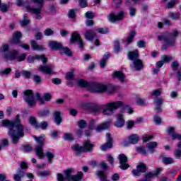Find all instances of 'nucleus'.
I'll return each mask as SVG.
<instances>
[{
  "mask_svg": "<svg viewBox=\"0 0 181 181\" xmlns=\"http://www.w3.org/2000/svg\"><path fill=\"white\" fill-rule=\"evenodd\" d=\"M85 16L87 19H93L94 18V13L91 11H88L85 13Z\"/></svg>",
  "mask_w": 181,
  "mask_h": 181,
  "instance_id": "62",
  "label": "nucleus"
},
{
  "mask_svg": "<svg viewBox=\"0 0 181 181\" xmlns=\"http://www.w3.org/2000/svg\"><path fill=\"white\" fill-rule=\"evenodd\" d=\"M37 175L40 177H45L46 176H49V175H50V173L49 171H38L37 172Z\"/></svg>",
  "mask_w": 181,
  "mask_h": 181,
  "instance_id": "45",
  "label": "nucleus"
},
{
  "mask_svg": "<svg viewBox=\"0 0 181 181\" xmlns=\"http://www.w3.org/2000/svg\"><path fill=\"white\" fill-rule=\"evenodd\" d=\"M0 50L1 52H2V53H4V54L6 53H8V50H9V45L8 44L3 45L0 48Z\"/></svg>",
  "mask_w": 181,
  "mask_h": 181,
  "instance_id": "46",
  "label": "nucleus"
},
{
  "mask_svg": "<svg viewBox=\"0 0 181 181\" xmlns=\"http://www.w3.org/2000/svg\"><path fill=\"white\" fill-rule=\"evenodd\" d=\"M136 151L139 152V153H141L143 156H146L148 155V151H146L144 148L142 146H138L136 147Z\"/></svg>",
  "mask_w": 181,
  "mask_h": 181,
  "instance_id": "36",
  "label": "nucleus"
},
{
  "mask_svg": "<svg viewBox=\"0 0 181 181\" xmlns=\"http://www.w3.org/2000/svg\"><path fill=\"white\" fill-rule=\"evenodd\" d=\"M128 162V159H120L119 160V166L120 169H122V170H125L129 168V164L127 163Z\"/></svg>",
  "mask_w": 181,
  "mask_h": 181,
  "instance_id": "31",
  "label": "nucleus"
},
{
  "mask_svg": "<svg viewBox=\"0 0 181 181\" xmlns=\"http://www.w3.org/2000/svg\"><path fill=\"white\" fill-rule=\"evenodd\" d=\"M30 23V20L28 19V14H24L23 19L22 21H20V25L23 28H25V26H28Z\"/></svg>",
  "mask_w": 181,
  "mask_h": 181,
  "instance_id": "34",
  "label": "nucleus"
},
{
  "mask_svg": "<svg viewBox=\"0 0 181 181\" xmlns=\"http://www.w3.org/2000/svg\"><path fill=\"white\" fill-rule=\"evenodd\" d=\"M23 100L28 104L29 107H33L36 104V100H35V95H33V90H25L23 92Z\"/></svg>",
  "mask_w": 181,
  "mask_h": 181,
  "instance_id": "8",
  "label": "nucleus"
},
{
  "mask_svg": "<svg viewBox=\"0 0 181 181\" xmlns=\"http://www.w3.org/2000/svg\"><path fill=\"white\" fill-rule=\"evenodd\" d=\"M57 179L58 181H66V178H64V176H63L60 173H58L57 175Z\"/></svg>",
  "mask_w": 181,
  "mask_h": 181,
  "instance_id": "64",
  "label": "nucleus"
},
{
  "mask_svg": "<svg viewBox=\"0 0 181 181\" xmlns=\"http://www.w3.org/2000/svg\"><path fill=\"white\" fill-rule=\"evenodd\" d=\"M48 125L49 124H47V122H42L40 124H38V128H41V129H46Z\"/></svg>",
  "mask_w": 181,
  "mask_h": 181,
  "instance_id": "56",
  "label": "nucleus"
},
{
  "mask_svg": "<svg viewBox=\"0 0 181 181\" xmlns=\"http://www.w3.org/2000/svg\"><path fill=\"white\" fill-rule=\"evenodd\" d=\"M135 124H136V122H135L132 120H129L127 122V128L128 129H131L134 128V125H135Z\"/></svg>",
  "mask_w": 181,
  "mask_h": 181,
  "instance_id": "50",
  "label": "nucleus"
},
{
  "mask_svg": "<svg viewBox=\"0 0 181 181\" xmlns=\"http://www.w3.org/2000/svg\"><path fill=\"white\" fill-rule=\"evenodd\" d=\"M74 171V170H73L72 168H69L64 171L66 180L67 181H81V180L83 179V173L80 171V172H78L77 175H72Z\"/></svg>",
  "mask_w": 181,
  "mask_h": 181,
  "instance_id": "7",
  "label": "nucleus"
},
{
  "mask_svg": "<svg viewBox=\"0 0 181 181\" xmlns=\"http://www.w3.org/2000/svg\"><path fill=\"white\" fill-rule=\"evenodd\" d=\"M63 138L65 141H73V139H74L73 134L70 133H65L63 136Z\"/></svg>",
  "mask_w": 181,
  "mask_h": 181,
  "instance_id": "43",
  "label": "nucleus"
},
{
  "mask_svg": "<svg viewBox=\"0 0 181 181\" xmlns=\"http://www.w3.org/2000/svg\"><path fill=\"white\" fill-rule=\"evenodd\" d=\"M38 114L40 117H47V115L50 114V112L49 111V110H44L39 112Z\"/></svg>",
  "mask_w": 181,
  "mask_h": 181,
  "instance_id": "47",
  "label": "nucleus"
},
{
  "mask_svg": "<svg viewBox=\"0 0 181 181\" xmlns=\"http://www.w3.org/2000/svg\"><path fill=\"white\" fill-rule=\"evenodd\" d=\"M162 163H164V165H172V163H175V160L173 159H163Z\"/></svg>",
  "mask_w": 181,
  "mask_h": 181,
  "instance_id": "55",
  "label": "nucleus"
},
{
  "mask_svg": "<svg viewBox=\"0 0 181 181\" xmlns=\"http://www.w3.org/2000/svg\"><path fill=\"white\" fill-rule=\"evenodd\" d=\"M71 43H74L75 42H78L79 45L80 49H84V42L81 40V36H80V34L77 31H74L72 33V35L70 38Z\"/></svg>",
  "mask_w": 181,
  "mask_h": 181,
  "instance_id": "11",
  "label": "nucleus"
},
{
  "mask_svg": "<svg viewBox=\"0 0 181 181\" xmlns=\"http://www.w3.org/2000/svg\"><path fill=\"white\" fill-rule=\"evenodd\" d=\"M129 15H130V16H135V15H136V8L130 7L129 8Z\"/></svg>",
  "mask_w": 181,
  "mask_h": 181,
  "instance_id": "52",
  "label": "nucleus"
},
{
  "mask_svg": "<svg viewBox=\"0 0 181 181\" xmlns=\"http://www.w3.org/2000/svg\"><path fill=\"white\" fill-rule=\"evenodd\" d=\"M110 125H111L110 122H103L96 127L95 131L96 132H101V131H105V129H108L110 128Z\"/></svg>",
  "mask_w": 181,
  "mask_h": 181,
  "instance_id": "27",
  "label": "nucleus"
},
{
  "mask_svg": "<svg viewBox=\"0 0 181 181\" xmlns=\"http://www.w3.org/2000/svg\"><path fill=\"white\" fill-rule=\"evenodd\" d=\"M19 54V52H18L17 50H12V51H10L8 53H6L4 54V59L6 60H16V57H18Z\"/></svg>",
  "mask_w": 181,
  "mask_h": 181,
  "instance_id": "16",
  "label": "nucleus"
},
{
  "mask_svg": "<svg viewBox=\"0 0 181 181\" xmlns=\"http://www.w3.org/2000/svg\"><path fill=\"white\" fill-rule=\"evenodd\" d=\"M90 87L92 93H104L107 91V86L97 82L90 83Z\"/></svg>",
  "mask_w": 181,
  "mask_h": 181,
  "instance_id": "10",
  "label": "nucleus"
},
{
  "mask_svg": "<svg viewBox=\"0 0 181 181\" xmlns=\"http://www.w3.org/2000/svg\"><path fill=\"white\" fill-rule=\"evenodd\" d=\"M74 70H73L71 72H68L66 75V80H73V77H74Z\"/></svg>",
  "mask_w": 181,
  "mask_h": 181,
  "instance_id": "63",
  "label": "nucleus"
},
{
  "mask_svg": "<svg viewBox=\"0 0 181 181\" xmlns=\"http://www.w3.org/2000/svg\"><path fill=\"white\" fill-rule=\"evenodd\" d=\"M49 47H50L51 50H60V49L63 47V45H62L60 42H57V41H49Z\"/></svg>",
  "mask_w": 181,
  "mask_h": 181,
  "instance_id": "23",
  "label": "nucleus"
},
{
  "mask_svg": "<svg viewBox=\"0 0 181 181\" xmlns=\"http://www.w3.org/2000/svg\"><path fill=\"white\" fill-rule=\"evenodd\" d=\"M95 146L94 144H91L90 140H86L83 143V146H81L78 144H74L71 146V149L76 155H79V153H83V152H91Z\"/></svg>",
  "mask_w": 181,
  "mask_h": 181,
  "instance_id": "5",
  "label": "nucleus"
},
{
  "mask_svg": "<svg viewBox=\"0 0 181 181\" xmlns=\"http://www.w3.org/2000/svg\"><path fill=\"white\" fill-rule=\"evenodd\" d=\"M33 148L32 146L30 145H25L24 146H23L22 148V151L23 152H30V151H32Z\"/></svg>",
  "mask_w": 181,
  "mask_h": 181,
  "instance_id": "54",
  "label": "nucleus"
},
{
  "mask_svg": "<svg viewBox=\"0 0 181 181\" xmlns=\"http://www.w3.org/2000/svg\"><path fill=\"white\" fill-rule=\"evenodd\" d=\"M26 56H28V54H26V53H23L22 54L21 56H17L16 60L17 62H23V60H25V59H26Z\"/></svg>",
  "mask_w": 181,
  "mask_h": 181,
  "instance_id": "49",
  "label": "nucleus"
},
{
  "mask_svg": "<svg viewBox=\"0 0 181 181\" xmlns=\"http://www.w3.org/2000/svg\"><path fill=\"white\" fill-rule=\"evenodd\" d=\"M153 101L156 105L155 110L157 112H160V111H162V104H163V99L158 98L156 99H154Z\"/></svg>",
  "mask_w": 181,
  "mask_h": 181,
  "instance_id": "24",
  "label": "nucleus"
},
{
  "mask_svg": "<svg viewBox=\"0 0 181 181\" xmlns=\"http://www.w3.org/2000/svg\"><path fill=\"white\" fill-rule=\"evenodd\" d=\"M173 57L172 56L168 55H163L161 57V60L163 63H169V62H172Z\"/></svg>",
  "mask_w": 181,
  "mask_h": 181,
  "instance_id": "38",
  "label": "nucleus"
},
{
  "mask_svg": "<svg viewBox=\"0 0 181 181\" xmlns=\"http://www.w3.org/2000/svg\"><path fill=\"white\" fill-rule=\"evenodd\" d=\"M121 52V47L119 46V42H115L114 45V53L118 54Z\"/></svg>",
  "mask_w": 181,
  "mask_h": 181,
  "instance_id": "40",
  "label": "nucleus"
},
{
  "mask_svg": "<svg viewBox=\"0 0 181 181\" xmlns=\"http://www.w3.org/2000/svg\"><path fill=\"white\" fill-rule=\"evenodd\" d=\"M177 147L179 148H177L174 151V156H175V158H181V141L178 143Z\"/></svg>",
  "mask_w": 181,
  "mask_h": 181,
  "instance_id": "37",
  "label": "nucleus"
},
{
  "mask_svg": "<svg viewBox=\"0 0 181 181\" xmlns=\"http://www.w3.org/2000/svg\"><path fill=\"white\" fill-rule=\"evenodd\" d=\"M42 98H44V103L45 101H50V100H52V94L44 93L42 95Z\"/></svg>",
  "mask_w": 181,
  "mask_h": 181,
  "instance_id": "51",
  "label": "nucleus"
},
{
  "mask_svg": "<svg viewBox=\"0 0 181 181\" xmlns=\"http://www.w3.org/2000/svg\"><path fill=\"white\" fill-rule=\"evenodd\" d=\"M22 37V33L16 31L13 35V38L11 40V43L18 45L21 42V38Z\"/></svg>",
  "mask_w": 181,
  "mask_h": 181,
  "instance_id": "29",
  "label": "nucleus"
},
{
  "mask_svg": "<svg viewBox=\"0 0 181 181\" xmlns=\"http://www.w3.org/2000/svg\"><path fill=\"white\" fill-rule=\"evenodd\" d=\"M136 168L141 173H144L146 170V165L143 163H139Z\"/></svg>",
  "mask_w": 181,
  "mask_h": 181,
  "instance_id": "41",
  "label": "nucleus"
},
{
  "mask_svg": "<svg viewBox=\"0 0 181 181\" xmlns=\"http://www.w3.org/2000/svg\"><path fill=\"white\" fill-rule=\"evenodd\" d=\"M110 59V52H106L103 59L100 61V66L101 69H104L107 64V60Z\"/></svg>",
  "mask_w": 181,
  "mask_h": 181,
  "instance_id": "30",
  "label": "nucleus"
},
{
  "mask_svg": "<svg viewBox=\"0 0 181 181\" xmlns=\"http://www.w3.org/2000/svg\"><path fill=\"white\" fill-rule=\"evenodd\" d=\"M112 77L113 78H117V80L120 81L122 84H124V83H127V81H128V79L127 78L125 74L122 71H117L113 72Z\"/></svg>",
  "mask_w": 181,
  "mask_h": 181,
  "instance_id": "14",
  "label": "nucleus"
},
{
  "mask_svg": "<svg viewBox=\"0 0 181 181\" xmlns=\"http://www.w3.org/2000/svg\"><path fill=\"white\" fill-rule=\"evenodd\" d=\"M84 36L86 40H90L91 42L93 41V39H94V37L96 36L95 31L93 30H88L86 31Z\"/></svg>",
  "mask_w": 181,
  "mask_h": 181,
  "instance_id": "26",
  "label": "nucleus"
},
{
  "mask_svg": "<svg viewBox=\"0 0 181 181\" xmlns=\"http://www.w3.org/2000/svg\"><path fill=\"white\" fill-rule=\"evenodd\" d=\"M134 37H135V33L134 31H132L127 37V42L131 43V42H132V40H134Z\"/></svg>",
  "mask_w": 181,
  "mask_h": 181,
  "instance_id": "48",
  "label": "nucleus"
},
{
  "mask_svg": "<svg viewBox=\"0 0 181 181\" xmlns=\"http://www.w3.org/2000/svg\"><path fill=\"white\" fill-rule=\"evenodd\" d=\"M131 69H134L136 71H141L144 69V62L140 59H136L132 62V64L130 65Z\"/></svg>",
  "mask_w": 181,
  "mask_h": 181,
  "instance_id": "15",
  "label": "nucleus"
},
{
  "mask_svg": "<svg viewBox=\"0 0 181 181\" xmlns=\"http://www.w3.org/2000/svg\"><path fill=\"white\" fill-rule=\"evenodd\" d=\"M20 166L21 168L17 170L16 174L13 175V180L15 181H22V177H25V171L28 169V163L23 161L21 163Z\"/></svg>",
  "mask_w": 181,
  "mask_h": 181,
  "instance_id": "9",
  "label": "nucleus"
},
{
  "mask_svg": "<svg viewBox=\"0 0 181 181\" xmlns=\"http://www.w3.org/2000/svg\"><path fill=\"white\" fill-rule=\"evenodd\" d=\"M160 172H162V169L157 168L153 172H150L148 173L145 174L144 179H146V180H149L150 179H152V177H153L154 176H158V175H159Z\"/></svg>",
  "mask_w": 181,
  "mask_h": 181,
  "instance_id": "25",
  "label": "nucleus"
},
{
  "mask_svg": "<svg viewBox=\"0 0 181 181\" xmlns=\"http://www.w3.org/2000/svg\"><path fill=\"white\" fill-rule=\"evenodd\" d=\"M82 107L83 108H85V110H89L93 114H100L102 110L103 115L110 117L114 115L115 110H118V108H124L125 107V103L122 101H114L101 105L84 102L82 103Z\"/></svg>",
  "mask_w": 181,
  "mask_h": 181,
  "instance_id": "1",
  "label": "nucleus"
},
{
  "mask_svg": "<svg viewBox=\"0 0 181 181\" xmlns=\"http://www.w3.org/2000/svg\"><path fill=\"white\" fill-rule=\"evenodd\" d=\"M91 83L92 82L88 83L84 79H79L77 81V84L78 86H79V87H83L84 88H88L89 91L91 90V88L90 87V86L91 85Z\"/></svg>",
  "mask_w": 181,
  "mask_h": 181,
  "instance_id": "28",
  "label": "nucleus"
},
{
  "mask_svg": "<svg viewBox=\"0 0 181 181\" xmlns=\"http://www.w3.org/2000/svg\"><path fill=\"white\" fill-rule=\"evenodd\" d=\"M19 115H17L13 122L9 120H3L2 126L8 128V135L11 138L13 144H18L21 138L25 136V128L22 123Z\"/></svg>",
  "mask_w": 181,
  "mask_h": 181,
  "instance_id": "2",
  "label": "nucleus"
},
{
  "mask_svg": "<svg viewBox=\"0 0 181 181\" xmlns=\"http://www.w3.org/2000/svg\"><path fill=\"white\" fill-rule=\"evenodd\" d=\"M21 75L23 76V77L24 78H30V77L32 76V72L26 71V70H23L21 71Z\"/></svg>",
  "mask_w": 181,
  "mask_h": 181,
  "instance_id": "42",
  "label": "nucleus"
},
{
  "mask_svg": "<svg viewBox=\"0 0 181 181\" xmlns=\"http://www.w3.org/2000/svg\"><path fill=\"white\" fill-rule=\"evenodd\" d=\"M125 125V120L124 119V115L122 113H119L117 115V120L115 123V126L117 128H122Z\"/></svg>",
  "mask_w": 181,
  "mask_h": 181,
  "instance_id": "19",
  "label": "nucleus"
},
{
  "mask_svg": "<svg viewBox=\"0 0 181 181\" xmlns=\"http://www.w3.org/2000/svg\"><path fill=\"white\" fill-rule=\"evenodd\" d=\"M54 32L50 28H47L45 30L44 35L45 36H52L53 35Z\"/></svg>",
  "mask_w": 181,
  "mask_h": 181,
  "instance_id": "61",
  "label": "nucleus"
},
{
  "mask_svg": "<svg viewBox=\"0 0 181 181\" xmlns=\"http://www.w3.org/2000/svg\"><path fill=\"white\" fill-rule=\"evenodd\" d=\"M33 138L38 144L35 147V152L39 158H45V153L43 152V146H45V134H42L40 136L37 137L33 136Z\"/></svg>",
  "mask_w": 181,
  "mask_h": 181,
  "instance_id": "6",
  "label": "nucleus"
},
{
  "mask_svg": "<svg viewBox=\"0 0 181 181\" xmlns=\"http://www.w3.org/2000/svg\"><path fill=\"white\" fill-rule=\"evenodd\" d=\"M33 4H37L38 7H31L28 6L26 7L27 12L35 15V19L40 21L42 19V9H43V5L45 0H31Z\"/></svg>",
  "mask_w": 181,
  "mask_h": 181,
  "instance_id": "4",
  "label": "nucleus"
},
{
  "mask_svg": "<svg viewBox=\"0 0 181 181\" xmlns=\"http://www.w3.org/2000/svg\"><path fill=\"white\" fill-rule=\"evenodd\" d=\"M30 45L33 50H36L37 52H42L46 49L43 45L37 44L35 40H31Z\"/></svg>",
  "mask_w": 181,
  "mask_h": 181,
  "instance_id": "21",
  "label": "nucleus"
},
{
  "mask_svg": "<svg viewBox=\"0 0 181 181\" xmlns=\"http://www.w3.org/2000/svg\"><path fill=\"white\" fill-rule=\"evenodd\" d=\"M41 60V62L45 64V63H47V58H46V57H45V55L41 54V55H30L27 58V62L28 63L32 64V63H35V62L36 61H39Z\"/></svg>",
  "mask_w": 181,
  "mask_h": 181,
  "instance_id": "13",
  "label": "nucleus"
},
{
  "mask_svg": "<svg viewBox=\"0 0 181 181\" xmlns=\"http://www.w3.org/2000/svg\"><path fill=\"white\" fill-rule=\"evenodd\" d=\"M127 57L129 60H131V62H134L139 59V52L138 51V49L129 52L127 54Z\"/></svg>",
  "mask_w": 181,
  "mask_h": 181,
  "instance_id": "20",
  "label": "nucleus"
},
{
  "mask_svg": "<svg viewBox=\"0 0 181 181\" xmlns=\"http://www.w3.org/2000/svg\"><path fill=\"white\" fill-rule=\"evenodd\" d=\"M168 18H170L173 21H180V13L177 12H170L168 13Z\"/></svg>",
  "mask_w": 181,
  "mask_h": 181,
  "instance_id": "33",
  "label": "nucleus"
},
{
  "mask_svg": "<svg viewBox=\"0 0 181 181\" xmlns=\"http://www.w3.org/2000/svg\"><path fill=\"white\" fill-rule=\"evenodd\" d=\"M172 139H178V141H181V134H180L179 133H173Z\"/></svg>",
  "mask_w": 181,
  "mask_h": 181,
  "instance_id": "59",
  "label": "nucleus"
},
{
  "mask_svg": "<svg viewBox=\"0 0 181 181\" xmlns=\"http://www.w3.org/2000/svg\"><path fill=\"white\" fill-rule=\"evenodd\" d=\"M107 143L101 146V151H105L106 149H110L112 148V138L110 133L106 134Z\"/></svg>",
  "mask_w": 181,
  "mask_h": 181,
  "instance_id": "17",
  "label": "nucleus"
},
{
  "mask_svg": "<svg viewBox=\"0 0 181 181\" xmlns=\"http://www.w3.org/2000/svg\"><path fill=\"white\" fill-rule=\"evenodd\" d=\"M179 36V30L177 29H174L169 34L164 33L158 35V40L163 42L165 45L163 46L162 50H166L168 46H175V40Z\"/></svg>",
  "mask_w": 181,
  "mask_h": 181,
  "instance_id": "3",
  "label": "nucleus"
},
{
  "mask_svg": "<svg viewBox=\"0 0 181 181\" xmlns=\"http://www.w3.org/2000/svg\"><path fill=\"white\" fill-rule=\"evenodd\" d=\"M124 11H119L118 14L110 13L107 17V19L110 22H112V23H115V22H118L124 19Z\"/></svg>",
  "mask_w": 181,
  "mask_h": 181,
  "instance_id": "12",
  "label": "nucleus"
},
{
  "mask_svg": "<svg viewBox=\"0 0 181 181\" xmlns=\"http://www.w3.org/2000/svg\"><path fill=\"white\" fill-rule=\"evenodd\" d=\"M60 50L62 53H64V54H66V56H71L72 54L71 51L67 47H62V49H60Z\"/></svg>",
  "mask_w": 181,
  "mask_h": 181,
  "instance_id": "39",
  "label": "nucleus"
},
{
  "mask_svg": "<svg viewBox=\"0 0 181 181\" xmlns=\"http://www.w3.org/2000/svg\"><path fill=\"white\" fill-rule=\"evenodd\" d=\"M177 1L179 0H172L170 1H169L167 4V8H173V6H175V5H176V2H177Z\"/></svg>",
  "mask_w": 181,
  "mask_h": 181,
  "instance_id": "57",
  "label": "nucleus"
},
{
  "mask_svg": "<svg viewBox=\"0 0 181 181\" xmlns=\"http://www.w3.org/2000/svg\"><path fill=\"white\" fill-rule=\"evenodd\" d=\"M54 118L57 125H60V124H62V113L60 112H54Z\"/></svg>",
  "mask_w": 181,
  "mask_h": 181,
  "instance_id": "32",
  "label": "nucleus"
},
{
  "mask_svg": "<svg viewBox=\"0 0 181 181\" xmlns=\"http://www.w3.org/2000/svg\"><path fill=\"white\" fill-rule=\"evenodd\" d=\"M96 30H98V33H100L101 35H105V33H108V29L107 28H98Z\"/></svg>",
  "mask_w": 181,
  "mask_h": 181,
  "instance_id": "58",
  "label": "nucleus"
},
{
  "mask_svg": "<svg viewBox=\"0 0 181 181\" xmlns=\"http://www.w3.org/2000/svg\"><path fill=\"white\" fill-rule=\"evenodd\" d=\"M138 141H139L138 134H132L129 136V142H130V144L135 145V144H138Z\"/></svg>",
  "mask_w": 181,
  "mask_h": 181,
  "instance_id": "35",
  "label": "nucleus"
},
{
  "mask_svg": "<svg viewBox=\"0 0 181 181\" xmlns=\"http://www.w3.org/2000/svg\"><path fill=\"white\" fill-rule=\"evenodd\" d=\"M78 125L79 128L83 129L87 127V122H86V121H84V120H81L78 122Z\"/></svg>",
  "mask_w": 181,
  "mask_h": 181,
  "instance_id": "53",
  "label": "nucleus"
},
{
  "mask_svg": "<svg viewBox=\"0 0 181 181\" xmlns=\"http://www.w3.org/2000/svg\"><path fill=\"white\" fill-rule=\"evenodd\" d=\"M29 122L31 125H33L34 128H39L37 122H36V119L35 117H30Z\"/></svg>",
  "mask_w": 181,
  "mask_h": 181,
  "instance_id": "44",
  "label": "nucleus"
},
{
  "mask_svg": "<svg viewBox=\"0 0 181 181\" xmlns=\"http://www.w3.org/2000/svg\"><path fill=\"white\" fill-rule=\"evenodd\" d=\"M39 71L45 74H53V66L50 65H40L38 68Z\"/></svg>",
  "mask_w": 181,
  "mask_h": 181,
  "instance_id": "18",
  "label": "nucleus"
},
{
  "mask_svg": "<svg viewBox=\"0 0 181 181\" xmlns=\"http://www.w3.org/2000/svg\"><path fill=\"white\" fill-rule=\"evenodd\" d=\"M158 147V143L156 141H151L146 144V148L148 153H153L155 149Z\"/></svg>",
  "mask_w": 181,
  "mask_h": 181,
  "instance_id": "22",
  "label": "nucleus"
},
{
  "mask_svg": "<svg viewBox=\"0 0 181 181\" xmlns=\"http://www.w3.org/2000/svg\"><path fill=\"white\" fill-rule=\"evenodd\" d=\"M146 45V42H145V41L144 40H139L137 42V46L140 49L145 47Z\"/></svg>",
  "mask_w": 181,
  "mask_h": 181,
  "instance_id": "60",
  "label": "nucleus"
}]
</instances>
